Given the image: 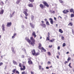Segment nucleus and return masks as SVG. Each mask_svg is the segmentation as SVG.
I'll use <instances>...</instances> for the list:
<instances>
[{
  "label": "nucleus",
  "instance_id": "f257e3e1",
  "mask_svg": "<svg viewBox=\"0 0 74 74\" xmlns=\"http://www.w3.org/2000/svg\"><path fill=\"white\" fill-rule=\"evenodd\" d=\"M25 40L29 42V44H30L33 46H34V44H35V40L34 39L33 37H31L30 40L29 38L27 37L25 38Z\"/></svg>",
  "mask_w": 74,
  "mask_h": 74
},
{
  "label": "nucleus",
  "instance_id": "f03ea898",
  "mask_svg": "<svg viewBox=\"0 0 74 74\" xmlns=\"http://www.w3.org/2000/svg\"><path fill=\"white\" fill-rule=\"evenodd\" d=\"M42 3L44 5H43V4H40L39 6L42 9H43L44 8H45V6L47 7V8L49 7V5H48V4L46 1H43L42 2Z\"/></svg>",
  "mask_w": 74,
  "mask_h": 74
},
{
  "label": "nucleus",
  "instance_id": "7ed1b4c3",
  "mask_svg": "<svg viewBox=\"0 0 74 74\" xmlns=\"http://www.w3.org/2000/svg\"><path fill=\"white\" fill-rule=\"evenodd\" d=\"M25 10V11H24L23 12V14H25V18L26 19H27V16H28V14L27 13V12H28V10H27V9H24Z\"/></svg>",
  "mask_w": 74,
  "mask_h": 74
},
{
  "label": "nucleus",
  "instance_id": "20e7f679",
  "mask_svg": "<svg viewBox=\"0 0 74 74\" xmlns=\"http://www.w3.org/2000/svg\"><path fill=\"white\" fill-rule=\"evenodd\" d=\"M12 72L14 73H16V74H20L19 72L18 71H16V69H14L12 71Z\"/></svg>",
  "mask_w": 74,
  "mask_h": 74
},
{
  "label": "nucleus",
  "instance_id": "39448f33",
  "mask_svg": "<svg viewBox=\"0 0 74 74\" xmlns=\"http://www.w3.org/2000/svg\"><path fill=\"white\" fill-rule=\"evenodd\" d=\"M12 25V23L11 22H8L7 23V25H6V26L7 27H10Z\"/></svg>",
  "mask_w": 74,
  "mask_h": 74
},
{
  "label": "nucleus",
  "instance_id": "423d86ee",
  "mask_svg": "<svg viewBox=\"0 0 74 74\" xmlns=\"http://www.w3.org/2000/svg\"><path fill=\"white\" fill-rule=\"evenodd\" d=\"M32 55L34 56H35V54H36V51L34 49H33L31 51Z\"/></svg>",
  "mask_w": 74,
  "mask_h": 74
},
{
  "label": "nucleus",
  "instance_id": "0eeeda50",
  "mask_svg": "<svg viewBox=\"0 0 74 74\" xmlns=\"http://www.w3.org/2000/svg\"><path fill=\"white\" fill-rule=\"evenodd\" d=\"M40 49L41 50V52H46V50H45V49L43 47H42Z\"/></svg>",
  "mask_w": 74,
  "mask_h": 74
},
{
  "label": "nucleus",
  "instance_id": "6e6552de",
  "mask_svg": "<svg viewBox=\"0 0 74 74\" xmlns=\"http://www.w3.org/2000/svg\"><path fill=\"white\" fill-rule=\"evenodd\" d=\"M69 10H64L63 11V12L64 13V14H67V12H69Z\"/></svg>",
  "mask_w": 74,
  "mask_h": 74
},
{
  "label": "nucleus",
  "instance_id": "1a4fd4ad",
  "mask_svg": "<svg viewBox=\"0 0 74 74\" xmlns=\"http://www.w3.org/2000/svg\"><path fill=\"white\" fill-rule=\"evenodd\" d=\"M49 20L50 21V23L51 24H52V25H53V19H52V18H50L49 19Z\"/></svg>",
  "mask_w": 74,
  "mask_h": 74
},
{
  "label": "nucleus",
  "instance_id": "9d476101",
  "mask_svg": "<svg viewBox=\"0 0 74 74\" xmlns=\"http://www.w3.org/2000/svg\"><path fill=\"white\" fill-rule=\"evenodd\" d=\"M12 51L14 54H15L16 52H15V51H14V47H12Z\"/></svg>",
  "mask_w": 74,
  "mask_h": 74
},
{
  "label": "nucleus",
  "instance_id": "9b49d317",
  "mask_svg": "<svg viewBox=\"0 0 74 74\" xmlns=\"http://www.w3.org/2000/svg\"><path fill=\"white\" fill-rule=\"evenodd\" d=\"M23 68H21V71H22V70H23V71L25 70V69H26V67H25V66H23Z\"/></svg>",
  "mask_w": 74,
  "mask_h": 74
},
{
  "label": "nucleus",
  "instance_id": "f8f14e48",
  "mask_svg": "<svg viewBox=\"0 0 74 74\" xmlns=\"http://www.w3.org/2000/svg\"><path fill=\"white\" fill-rule=\"evenodd\" d=\"M40 26H43V27H45V28L46 27V25H45V24L42 23L40 24Z\"/></svg>",
  "mask_w": 74,
  "mask_h": 74
},
{
  "label": "nucleus",
  "instance_id": "ddd939ff",
  "mask_svg": "<svg viewBox=\"0 0 74 74\" xmlns=\"http://www.w3.org/2000/svg\"><path fill=\"white\" fill-rule=\"evenodd\" d=\"M30 26L32 27V28H33V29H34V25H33V24L30 23Z\"/></svg>",
  "mask_w": 74,
  "mask_h": 74
},
{
  "label": "nucleus",
  "instance_id": "4468645a",
  "mask_svg": "<svg viewBox=\"0 0 74 74\" xmlns=\"http://www.w3.org/2000/svg\"><path fill=\"white\" fill-rule=\"evenodd\" d=\"M28 63L29 64H33V62L32 61V60H29L28 61Z\"/></svg>",
  "mask_w": 74,
  "mask_h": 74
},
{
  "label": "nucleus",
  "instance_id": "2eb2a0df",
  "mask_svg": "<svg viewBox=\"0 0 74 74\" xmlns=\"http://www.w3.org/2000/svg\"><path fill=\"white\" fill-rule=\"evenodd\" d=\"M2 30L3 31H5V26L4 25V24H3L2 25Z\"/></svg>",
  "mask_w": 74,
  "mask_h": 74
},
{
  "label": "nucleus",
  "instance_id": "dca6fc26",
  "mask_svg": "<svg viewBox=\"0 0 74 74\" xmlns=\"http://www.w3.org/2000/svg\"><path fill=\"white\" fill-rule=\"evenodd\" d=\"M32 36H34V38H36V33L35 32H33L32 33Z\"/></svg>",
  "mask_w": 74,
  "mask_h": 74
},
{
  "label": "nucleus",
  "instance_id": "f3484780",
  "mask_svg": "<svg viewBox=\"0 0 74 74\" xmlns=\"http://www.w3.org/2000/svg\"><path fill=\"white\" fill-rule=\"evenodd\" d=\"M4 13V10L3 9H2L1 10L0 12V14L1 15L3 14Z\"/></svg>",
  "mask_w": 74,
  "mask_h": 74
},
{
  "label": "nucleus",
  "instance_id": "a211bd4d",
  "mask_svg": "<svg viewBox=\"0 0 74 74\" xmlns=\"http://www.w3.org/2000/svg\"><path fill=\"white\" fill-rule=\"evenodd\" d=\"M29 7H33V4L32 3H30L28 5Z\"/></svg>",
  "mask_w": 74,
  "mask_h": 74
},
{
  "label": "nucleus",
  "instance_id": "6ab92c4d",
  "mask_svg": "<svg viewBox=\"0 0 74 74\" xmlns=\"http://www.w3.org/2000/svg\"><path fill=\"white\" fill-rule=\"evenodd\" d=\"M42 46V45H41V43H39V46H38V48L40 49L41 48V46Z\"/></svg>",
  "mask_w": 74,
  "mask_h": 74
},
{
  "label": "nucleus",
  "instance_id": "aec40b11",
  "mask_svg": "<svg viewBox=\"0 0 74 74\" xmlns=\"http://www.w3.org/2000/svg\"><path fill=\"white\" fill-rule=\"evenodd\" d=\"M13 63L14 64H16V65H17V62L14 61V60H13Z\"/></svg>",
  "mask_w": 74,
  "mask_h": 74
},
{
  "label": "nucleus",
  "instance_id": "412c9836",
  "mask_svg": "<svg viewBox=\"0 0 74 74\" xmlns=\"http://www.w3.org/2000/svg\"><path fill=\"white\" fill-rule=\"evenodd\" d=\"M40 54V53L39 52L36 53L35 56H38V55H39Z\"/></svg>",
  "mask_w": 74,
  "mask_h": 74
},
{
  "label": "nucleus",
  "instance_id": "4be33fe9",
  "mask_svg": "<svg viewBox=\"0 0 74 74\" xmlns=\"http://www.w3.org/2000/svg\"><path fill=\"white\" fill-rule=\"evenodd\" d=\"M55 40V39H53L52 40H50L49 42H53V41H54Z\"/></svg>",
  "mask_w": 74,
  "mask_h": 74
},
{
  "label": "nucleus",
  "instance_id": "5701e85b",
  "mask_svg": "<svg viewBox=\"0 0 74 74\" xmlns=\"http://www.w3.org/2000/svg\"><path fill=\"white\" fill-rule=\"evenodd\" d=\"M59 32L61 33H63V31L61 29H59Z\"/></svg>",
  "mask_w": 74,
  "mask_h": 74
},
{
  "label": "nucleus",
  "instance_id": "b1692460",
  "mask_svg": "<svg viewBox=\"0 0 74 74\" xmlns=\"http://www.w3.org/2000/svg\"><path fill=\"white\" fill-rule=\"evenodd\" d=\"M70 11L71 12H73H73H74V9H70Z\"/></svg>",
  "mask_w": 74,
  "mask_h": 74
},
{
  "label": "nucleus",
  "instance_id": "393cba45",
  "mask_svg": "<svg viewBox=\"0 0 74 74\" xmlns=\"http://www.w3.org/2000/svg\"><path fill=\"white\" fill-rule=\"evenodd\" d=\"M50 37V36H48V37H47V39H46V41H48L50 39L49 38Z\"/></svg>",
  "mask_w": 74,
  "mask_h": 74
},
{
  "label": "nucleus",
  "instance_id": "a878e982",
  "mask_svg": "<svg viewBox=\"0 0 74 74\" xmlns=\"http://www.w3.org/2000/svg\"><path fill=\"white\" fill-rule=\"evenodd\" d=\"M73 14H71V18H73V17H74V12H73Z\"/></svg>",
  "mask_w": 74,
  "mask_h": 74
},
{
  "label": "nucleus",
  "instance_id": "bb28decb",
  "mask_svg": "<svg viewBox=\"0 0 74 74\" xmlns=\"http://www.w3.org/2000/svg\"><path fill=\"white\" fill-rule=\"evenodd\" d=\"M46 24L47 25H48V26H49L50 25L49 23V22L48 21H46Z\"/></svg>",
  "mask_w": 74,
  "mask_h": 74
},
{
  "label": "nucleus",
  "instance_id": "cd10ccee",
  "mask_svg": "<svg viewBox=\"0 0 74 74\" xmlns=\"http://www.w3.org/2000/svg\"><path fill=\"white\" fill-rule=\"evenodd\" d=\"M70 25V26H73V23H72L71 22L70 23L68 24V26H69Z\"/></svg>",
  "mask_w": 74,
  "mask_h": 74
},
{
  "label": "nucleus",
  "instance_id": "c85d7f7f",
  "mask_svg": "<svg viewBox=\"0 0 74 74\" xmlns=\"http://www.w3.org/2000/svg\"><path fill=\"white\" fill-rule=\"evenodd\" d=\"M20 3V1H17L16 2V4H18Z\"/></svg>",
  "mask_w": 74,
  "mask_h": 74
},
{
  "label": "nucleus",
  "instance_id": "c756f323",
  "mask_svg": "<svg viewBox=\"0 0 74 74\" xmlns=\"http://www.w3.org/2000/svg\"><path fill=\"white\" fill-rule=\"evenodd\" d=\"M1 5H4V3H3V1H1Z\"/></svg>",
  "mask_w": 74,
  "mask_h": 74
},
{
  "label": "nucleus",
  "instance_id": "7c9ffc66",
  "mask_svg": "<svg viewBox=\"0 0 74 74\" xmlns=\"http://www.w3.org/2000/svg\"><path fill=\"white\" fill-rule=\"evenodd\" d=\"M71 60V58L69 57L67 59V61L68 62H69V61H70V60Z\"/></svg>",
  "mask_w": 74,
  "mask_h": 74
},
{
  "label": "nucleus",
  "instance_id": "2f4dec72",
  "mask_svg": "<svg viewBox=\"0 0 74 74\" xmlns=\"http://www.w3.org/2000/svg\"><path fill=\"white\" fill-rule=\"evenodd\" d=\"M29 1L31 3H33V2L34 1V0H29Z\"/></svg>",
  "mask_w": 74,
  "mask_h": 74
},
{
  "label": "nucleus",
  "instance_id": "473e14b6",
  "mask_svg": "<svg viewBox=\"0 0 74 74\" xmlns=\"http://www.w3.org/2000/svg\"><path fill=\"white\" fill-rule=\"evenodd\" d=\"M22 74H27V73H25V72L23 71L22 73Z\"/></svg>",
  "mask_w": 74,
  "mask_h": 74
},
{
  "label": "nucleus",
  "instance_id": "72a5a7b5",
  "mask_svg": "<svg viewBox=\"0 0 74 74\" xmlns=\"http://www.w3.org/2000/svg\"><path fill=\"white\" fill-rule=\"evenodd\" d=\"M61 37L62 40H64V37H63V36H62Z\"/></svg>",
  "mask_w": 74,
  "mask_h": 74
},
{
  "label": "nucleus",
  "instance_id": "f704fd0d",
  "mask_svg": "<svg viewBox=\"0 0 74 74\" xmlns=\"http://www.w3.org/2000/svg\"><path fill=\"white\" fill-rule=\"evenodd\" d=\"M31 20L32 21H33L34 20V16H32L31 18Z\"/></svg>",
  "mask_w": 74,
  "mask_h": 74
},
{
  "label": "nucleus",
  "instance_id": "c9c22d12",
  "mask_svg": "<svg viewBox=\"0 0 74 74\" xmlns=\"http://www.w3.org/2000/svg\"><path fill=\"white\" fill-rule=\"evenodd\" d=\"M41 67L42 66H41L40 65L39 66V69L40 70H41Z\"/></svg>",
  "mask_w": 74,
  "mask_h": 74
},
{
  "label": "nucleus",
  "instance_id": "e433bc0d",
  "mask_svg": "<svg viewBox=\"0 0 74 74\" xmlns=\"http://www.w3.org/2000/svg\"><path fill=\"white\" fill-rule=\"evenodd\" d=\"M68 62H69L65 61V62H64V64H66V63H68Z\"/></svg>",
  "mask_w": 74,
  "mask_h": 74
},
{
  "label": "nucleus",
  "instance_id": "4c0bfd02",
  "mask_svg": "<svg viewBox=\"0 0 74 74\" xmlns=\"http://www.w3.org/2000/svg\"><path fill=\"white\" fill-rule=\"evenodd\" d=\"M60 2L61 3H63V2L62 0H59Z\"/></svg>",
  "mask_w": 74,
  "mask_h": 74
},
{
  "label": "nucleus",
  "instance_id": "58836bf2",
  "mask_svg": "<svg viewBox=\"0 0 74 74\" xmlns=\"http://www.w3.org/2000/svg\"><path fill=\"white\" fill-rule=\"evenodd\" d=\"M66 45V43H64L63 44V47H64Z\"/></svg>",
  "mask_w": 74,
  "mask_h": 74
},
{
  "label": "nucleus",
  "instance_id": "ea45409f",
  "mask_svg": "<svg viewBox=\"0 0 74 74\" xmlns=\"http://www.w3.org/2000/svg\"><path fill=\"white\" fill-rule=\"evenodd\" d=\"M48 54L49 56H50V55H51V53H50L49 52H48Z\"/></svg>",
  "mask_w": 74,
  "mask_h": 74
},
{
  "label": "nucleus",
  "instance_id": "a19ab883",
  "mask_svg": "<svg viewBox=\"0 0 74 74\" xmlns=\"http://www.w3.org/2000/svg\"><path fill=\"white\" fill-rule=\"evenodd\" d=\"M3 62H1L0 63V66H1V65H3Z\"/></svg>",
  "mask_w": 74,
  "mask_h": 74
},
{
  "label": "nucleus",
  "instance_id": "79ce46f5",
  "mask_svg": "<svg viewBox=\"0 0 74 74\" xmlns=\"http://www.w3.org/2000/svg\"><path fill=\"white\" fill-rule=\"evenodd\" d=\"M19 67H22V64L21 63H20L19 64Z\"/></svg>",
  "mask_w": 74,
  "mask_h": 74
},
{
  "label": "nucleus",
  "instance_id": "37998d69",
  "mask_svg": "<svg viewBox=\"0 0 74 74\" xmlns=\"http://www.w3.org/2000/svg\"><path fill=\"white\" fill-rule=\"evenodd\" d=\"M50 35V33L49 32H48V37H50L49 35Z\"/></svg>",
  "mask_w": 74,
  "mask_h": 74
},
{
  "label": "nucleus",
  "instance_id": "c03bdc74",
  "mask_svg": "<svg viewBox=\"0 0 74 74\" xmlns=\"http://www.w3.org/2000/svg\"><path fill=\"white\" fill-rule=\"evenodd\" d=\"M31 74H34V72H33L32 71H31Z\"/></svg>",
  "mask_w": 74,
  "mask_h": 74
},
{
  "label": "nucleus",
  "instance_id": "a18cd8bd",
  "mask_svg": "<svg viewBox=\"0 0 74 74\" xmlns=\"http://www.w3.org/2000/svg\"><path fill=\"white\" fill-rule=\"evenodd\" d=\"M60 46L58 47V50H59V49H60Z\"/></svg>",
  "mask_w": 74,
  "mask_h": 74
},
{
  "label": "nucleus",
  "instance_id": "49530a36",
  "mask_svg": "<svg viewBox=\"0 0 74 74\" xmlns=\"http://www.w3.org/2000/svg\"><path fill=\"white\" fill-rule=\"evenodd\" d=\"M50 12H51V14H52V10H49Z\"/></svg>",
  "mask_w": 74,
  "mask_h": 74
},
{
  "label": "nucleus",
  "instance_id": "de8ad7c7",
  "mask_svg": "<svg viewBox=\"0 0 74 74\" xmlns=\"http://www.w3.org/2000/svg\"><path fill=\"white\" fill-rule=\"evenodd\" d=\"M49 48H51L52 47V45H51V46L49 45Z\"/></svg>",
  "mask_w": 74,
  "mask_h": 74
},
{
  "label": "nucleus",
  "instance_id": "09e8293b",
  "mask_svg": "<svg viewBox=\"0 0 74 74\" xmlns=\"http://www.w3.org/2000/svg\"><path fill=\"white\" fill-rule=\"evenodd\" d=\"M16 33H14V36H16Z\"/></svg>",
  "mask_w": 74,
  "mask_h": 74
},
{
  "label": "nucleus",
  "instance_id": "8fccbe9b",
  "mask_svg": "<svg viewBox=\"0 0 74 74\" xmlns=\"http://www.w3.org/2000/svg\"><path fill=\"white\" fill-rule=\"evenodd\" d=\"M22 58H25V56L23 55H22L21 56Z\"/></svg>",
  "mask_w": 74,
  "mask_h": 74
},
{
  "label": "nucleus",
  "instance_id": "3c124183",
  "mask_svg": "<svg viewBox=\"0 0 74 74\" xmlns=\"http://www.w3.org/2000/svg\"><path fill=\"white\" fill-rule=\"evenodd\" d=\"M51 63V62L50 61H48L47 62V64H49Z\"/></svg>",
  "mask_w": 74,
  "mask_h": 74
},
{
  "label": "nucleus",
  "instance_id": "603ef678",
  "mask_svg": "<svg viewBox=\"0 0 74 74\" xmlns=\"http://www.w3.org/2000/svg\"><path fill=\"white\" fill-rule=\"evenodd\" d=\"M55 13V11H53L52 12V14H54V13Z\"/></svg>",
  "mask_w": 74,
  "mask_h": 74
},
{
  "label": "nucleus",
  "instance_id": "864d4df0",
  "mask_svg": "<svg viewBox=\"0 0 74 74\" xmlns=\"http://www.w3.org/2000/svg\"><path fill=\"white\" fill-rule=\"evenodd\" d=\"M45 21H46V22H47V18H45Z\"/></svg>",
  "mask_w": 74,
  "mask_h": 74
},
{
  "label": "nucleus",
  "instance_id": "5fc2aeb1",
  "mask_svg": "<svg viewBox=\"0 0 74 74\" xmlns=\"http://www.w3.org/2000/svg\"><path fill=\"white\" fill-rule=\"evenodd\" d=\"M15 38V36H13L12 37V38Z\"/></svg>",
  "mask_w": 74,
  "mask_h": 74
},
{
  "label": "nucleus",
  "instance_id": "6e6d98bb",
  "mask_svg": "<svg viewBox=\"0 0 74 74\" xmlns=\"http://www.w3.org/2000/svg\"><path fill=\"white\" fill-rule=\"evenodd\" d=\"M56 57L58 59H59V56H56Z\"/></svg>",
  "mask_w": 74,
  "mask_h": 74
},
{
  "label": "nucleus",
  "instance_id": "4d7b16f0",
  "mask_svg": "<svg viewBox=\"0 0 74 74\" xmlns=\"http://www.w3.org/2000/svg\"><path fill=\"white\" fill-rule=\"evenodd\" d=\"M54 20H55V21H56V17H54Z\"/></svg>",
  "mask_w": 74,
  "mask_h": 74
},
{
  "label": "nucleus",
  "instance_id": "13d9d810",
  "mask_svg": "<svg viewBox=\"0 0 74 74\" xmlns=\"http://www.w3.org/2000/svg\"><path fill=\"white\" fill-rule=\"evenodd\" d=\"M41 69L42 70H44V69L43 68H42Z\"/></svg>",
  "mask_w": 74,
  "mask_h": 74
},
{
  "label": "nucleus",
  "instance_id": "bf43d9fd",
  "mask_svg": "<svg viewBox=\"0 0 74 74\" xmlns=\"http://www.w3.org/2000/svg\"><path fill=\"white\" fill-rule=\"evenodd\" d=\"M14 14H15V12H13V13H12V15H14Z\"/></svg>",
  "mask_w": 74,
  "mask_h": 74
},
{
  "label": "nucleus",
  "instance_id": "052dcab7",
  "mask_svg": "<svg viewBox=\"0 0 74 74\" xmlns=\"http://www.w3.org/2000/svg\"><path fill=\"white\" fill-rule=\"evenodd\" d=\"M70 66H71V63H70L69 64V66L70 67Z\"/></svg>",
  "mask_w": 74,
  "mask_h": 74
},
{
  "label": "nucleus",
  "instance_id": "680f3d73",
  "mask_svg": "<svg viewBox=\"0 0 74 74\" xmlns=\"http://www.w3.org/2000/svg\"><path fill=\"white\" fill-rule=\"evenodd\" d=\"M46 69H49V67H46Z\"/></svg>",
  "mask_w": 74,
  "mask_h": 74
},
{
  "label": "nucleus",
  "instance_id": "e2e57ef3",
  "mask_svg": "<svg viewBox=\"0 0 74 74\" xmlns=\"http://www.w3.org/2000/svg\"><path fill=\"white\" fill-rule=\"evenodd\" d=\"M41 22L42 23H44V21H42Z\"/></svg>",
  "mask_w": 74,
  "mask_h": 74
},
{
  "label": "nucleus",
  "instance_id": "0e129e2a",
  "mask_svg": "<svg viewBox=\"0 0 74 74\" xmlns=\"http://www.w3.org/2000/svg\"><path fill=\"white\" fill-rule=\"evenodd\" d=\"M10 18H12V15L11 14L10 15Z\"/></svg>",
  "mask_w": 74,
  "mask_h": 74
},
{
  "label": "nucleus",
  "instance_id": "69168bd1",
  "mask_svg": "<svg viewBox=\"0 0 74 74\" xmlns=\"http://www.w3.org/2000/svg\"><path fill=\"white\" fill-rule=\"evenodd\" d=\"M72 33L74 35V31H72Z\"/></svg>",
  "mask_w": 74,
  "mask_h": 74
},
{
  "label": "nucleus",
  "instance_id": "338daca9",
  "mask_svg": "<svg viewBox=\"0 0 74 74\" xmlns=\"http://www.w3.org/2000/svg\"><path fill=\"white\" fill-rule=\"evenodd\" d=\"M66 53V54H68L69 53V51H68Z\"/></svg>",
  "mask_w": 74,
  "mask_h": 74
},
{
  "label": "nucleus",
  "instance_id": "774afa93",
  "mask_svg": "<svg viewBox=\"0 0 74 74\" xmlns=\"http://www.w3.org/2000/svg\"><path fill=\"white\" fill-rule=\"evenodd\" d=\"M52 67V66H49V68H51V67Z\"/></svg>",
  "mask_w": 74,
  "mask_h": 74
}]
</instances>
